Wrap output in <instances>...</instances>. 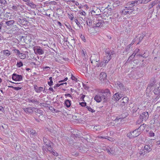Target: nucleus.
Returning <instances> with one entry per match:
<instances>
[{
    "label": "nucleus",
    "instance_id": "nucleus-1",
    "mask_svg": "<svg viewBox=\"0 0 160 160\" xmlns=\"http://www.w3.org/2000/svg\"><path fill=\"white\" fill-rule=\"evenodd\" d=\"M91 63L95 66L103 67L105 66V63L103 62H99V57L98 55L93 54L90 58Z\"/></svg>",
    "mask_w": 160,
    "mask_h": 160
},
{
    "label": "nucleus",
    "instance_id": "nucleus-2",
    "mask_svg": "<svg viewBox=\"0 0 160 160\" xmlns=\"http://www.w3.org/2000/svg\"><path fill=\"white\" fill-rule=\"evenodd\" d=\"M93 21V24L96 25V27L100 28H103L108 26L110 22L109 21L104 22L102 20H98L96 17H95V19L94 18Z\"/></svg>",
    "mask_w": 160,
    "mask_h": 160
},
{
    "label": "nucleus",
    "instance_id": "nucleus-3",
    "mask_svg": "<svg viewBox=\"0 0 160 160\" xmlns=\"http://www.w3.org/2000/svg\"><path fill=\"white\" fill-rule=\"evenodd\" d=\"M106 56L104 57L103 62L105 63V66L106 65V64L108 63L109 61L112 58V55L114 54V52L113 51L109 50H107L106 51Z\"/></svg>",
    "mask_w": 160,
    "mask_h": 160
},
{
    "label": "nucleus",
    "instance_id": "nucleus-4",
    "mask_svg": "<svg viewBox=\"0 0 160 160\" xmlns=\"http://www.w3.org/2000/svg\"><path fill=\"white\" fill-rule=\"evenodd\" d=\"M101 92L102 93V98L103 99V102H105L107 100V98L111 96L110 90L108 89L102 90Z\"/></svg>",
    "mask_w": 160,
    "mask_h": 160
},
{
    "label": "nucleus",
    "instance_id": "nucleus-5",
    "mask_svg": "<svg viewBox=\"0 0 160 160\" xmlns=\"http://www.w3.org/2000/svg\"><path fill=\"white\" fill-rule=\"evenodd\" d=\"M149 115L148 112H142L140 114L139 118L140 119L137 122V124H139L138 122L140 121L141 122L143 120L146 121L148 118Z\"/></svg>",
    "mask_w": 160,
    "mask_h": 160
},
{
    "label": "nucleus",
    "instance_id": "nucleus-6",
    "mask_svg": "<svg viewBox=\"0 0 160 160\" xmlns=\"http://www.w3.org/2000/svg\"><path fill=\"white\" fill-rule=\"evenodd\" d=\"M34 51L35 53L39 55L42 54L44 53V51L39 46L34 47Z\"/></svg>",
    "mask_w": 160,
    "mask_h": 160
},
{
    "label": "nucleus",
    "instance_id": "nucleus-7",
    "mask_svg": "<svg viewBox=\"0 0 160 160\" xmlns=\"http://www.w3.org/2000/svg\"><path fill=\"white\" fill-rule=\"evenodd\" d=\"M12 79L15 81H20L22 79V76L16 73H13L12 75Z\"/></svg>",
    "mask_w": 160,
    "mask_h": 160
},
{
    "label": "nucleus",
    "instance_id": "nucleus-8",
    "mask_svg": "<svg viewBox=\"0 0 160 160\" xmlns=\"http://www.w3.org/2000/svg\"><path fill=\"white\" fill-rule=\"evenodd\" d=\"M82 57L83 60V63L86 64V61L88 59V56L86 53V51L84 49L82 50Z\"/></svg>",
    "mask_w": 160,
    "mask_h": 160
},
{
    "label": "nucleus",
    "instance_id": "nucleus-9",
    "mask_svg": "<svg viewBox=\"0 0 160 160\" xmlns=\"http://www.w3.org/2000/svg\"><path fill=\"white\" fill-rule=\"evenodd\" d=\"M34 108L32 107H28L24 108L23 110L24 112L27 114H32L33 112V110Z\"/></svg>",
    "mask_w": 160,
    "mask_h": 160
},
{
    "label": "nucleus",
    "instance_id": "nucleus-10",
    "mask_svg": "<svg viewBox=\"0 0 160 160\" xmlns=\"http://www.w3.org/2000/svg\"><path fill=\"white\" fill-rule=\"evenodd\" d=\"M94 99L97 102H100L102 100L103 101V99L102 98V95L101 94L96 95L94 98Z\"/></svg>",
    "mask_w": 160,
    "mask_h": 160
},
{
    "label": "nucleus",
    "instance_id": "nucleus-11",
    "mask_svg": "<svg viewBox=\"0 0 160 160\" xmlns=\"http://www.w3.org/2000/svg\"><path fill=\"white\" fill-rule=\"evenodd\" d=\"M43 149H44L45 151H47V150L50 152H52V148L51 147V145L49 143L48 144H46L45 146H43L42 147Z\"/></svg>",
    "mask_w": 160,
    "mask_h": 160
},
{
    "label": "nucleus",
    "instance_id": "nucleus-12",
    "mask_svg": "<svg viewBox=\"0 0 160 160\" xmlns=\"http://www.w3.org/2000/svg\"><path fill=\"white\" fill-rule=\"evenodd\" d=\"M123 97L122 94L119 93H115L113 95V99L116 101H118L121 98Z\"/></svg>",
    "mask_w": 160,
    "mask_h": 160
},
{
    "label": "nucleus",
    "instance_id": "nucleus-13",
    "mask_svg": "<svg viewBox=\"0 0 160 160\" xmlns=\"http://www.w3.org/2000/svg\"><path fill=\"white\" fill-rule=\"evenodd\" d=\"M132 9L126 8L122 11V13L123 15H126L127 14H130L132 13Z\"/></svg>",
    "mask_w": 160,
    "mask_h": 160
},
{
    "label": "nucleus",
    "instance_id": "nucleus-14",
    "mask_svg": "<svg viewBox=\"0 0 160 160\" xmlns=\"http://www.w3.org/2000/svg\"><path fill=\"white\" fill-rule=\"evenodd\" d=\"M107 78V74L104 72H101L100 73L99 75V79L102 82L104 80H105Z\"/></svg>",
    "mask_w": 160,
    "mask_h": 160
},
{
    "label": "nucleus",
    "instance_id": "nucleus-15",
    "mask_svg": "<svg viewBox=\"0 0 160 160\" xmlns=\"http://www.w3.org/2000/svg\"><path fill=\"white\" fill-rule=\"evenodd\" d=\"M155 83V82L154 81H152V82H150L148 84V86L146 89V91L148 92H151V90L152 89V88L154 85Z\"/></svg>",
    "mask_w": 160,
    "mask_h": 160
},
{
    "label": "nucleus",
    "instance_id": "nucleus-16",
    "mask_svg": "<svg viewBox=\"0 0 160 160\" xmlns=\"http://www.w3.org/2000/svg\"><path fill=\"white\" fill-rule=\"evenodd\" d=\"M34 89L36 92L37 93H40L43 90V88L42 87H38L37 85H34Z\"/></svg>",
    "mask_w": 160,
    "mask_h": 160
},
{
    "label": "nucleus",
    "instance_id": "nucleus-17",
    "mask_svg": "<svg viewBox=\"0 0 160 160\" xmlns=\"http://www.w3.org/2000/svg\"><path fill=\"white\" fill-rule=\"evenodd\" d=\"M128 98L127 97L123 98L121 101V105L122 106L125 105V104L128 103Z\"/></svg>",
    "mask_w": 160,
    "mask_h": 160
},
{
    "label": "nucleus",
    "instance_id": "nucleus-18",
    "mask_svg": "<svg viewBox=\"0 0 160 160\" xmlns=\"http://www.w3.org/2000/svg\"><path fill=\"white\" fill-rule=\"evenodd\" d=\"M140 131L139 130V129L137 128L134 131L132 132V133L133 134V136L134 137H136L138 136L140 134Z\"/></svg>",
    "mask_w": 160,
    "mask_h": 160
},
{
    "label": "nucleus",
    "instance_id": "nucleus-19",
    "mask_svg": "<svg viewBox=\"0 0 160 160\" xmlns=\"http://www.w3.org/2000/svg\"><path fill=\"white\" fill-rule=\"evenodd\" d=\"M117 87L118 89L121 90L124 89V86H123L122 84L119 81H118L117 82Z\"/></svg>",
    "mask_w": 160,
    "mask_h": 160
},
{
    "label": "nucleus",
    "instance_id": "nucleus-20",
    "mask_svg": "<svg viewBox=\"0 0 160 160\" xmlns=\"http://www.w3.org/2000/svg\"><path fill=\"white\" fill-rule=\"evenodd\" d=\"M28 102L29 103L32 102L37 105H38L39 103V102L38 101L37 99L32 98L29 99L28 100Z\"/></svg>",
    "mask_w": 160,
    "mask_h": 160
},
{
    "label": "nucleus",
    "instance_id": "nucleus-21",
    "mask_svg": "<svg viewBox=\"0 0 160 160\" xmlns=\"http://www.w3.org/2000/svg\"><path fill=\"white\" fill-rule=\"evenodd\" d=\"M21 7V5L20 6L19 4H17L12 5V8L14 11H17L18 10L20 9V7Z\"/></svg>",
    "mask_w": 160,
    "mask_h": 160
},
{
    "label": "nucleus",
    "instance_id": "nucleus-22",
    "mask_svg": "<svg viewBox=\"0 0 160 160\" xmlns=\"http://www.w3.org/2000/svg\"><path fill=\"white\" fill-rule=\"evenodd\" d=\"M144 148L145 150L147 152H149L152 150L151 147L149 145H145Z\"/></svg>",
    "mask_w": 160,
    "mask_h": 160
},
{
    "label": "nucleus",
    "instance_id": "nucleus-23",
    "mask_svg": "<svg viewBox=\"0 0 160 160\" xmlns=\"http://www.w3.org/2000/svg\"><path fill=\"white\" fill-rule=\"evenodd\" d=\"M157 1L156 0L152 2L151 4L148 6V9L150 10V9L153 8L154 6L157 4Z\"/></svg>",
    "mask_w": 160,
    "mask_h": 160
},
{
    "label": "nucleus",
    "instance_id": "nucleus-24",
    "mask_svg": "<svg viewBox=\"0 0 160 160\" xmlns=\"http://www.w3.org/2000/svg\"><path fill=\"white\" fill-rule=\"evenodd\" d=\"M14 22V21L13 20L8 21L6 22V24L8 26H10L12 25Z\"/></svg>",
    "mask_w": 160,
    "mask_h": 160
},
{
    "label": "nucleus",
    "instance_id": "nucleus-25",
    "mask_svg": "<svg viewBox=\"0 0 160 160\" xmlns=\"http://www.w3.org/2000/svg\"><path fill=\"white\" fill-rule=\"evenodd\" d=\"M146 126V125L145 124H143L141 125L138 128L139 130L140 131H143L145 129Z\"/></svg>",
    "mask_w": 160,
    "mask_h": 160
},
{
    "label": "nucleus",
    "instance_id": "nucleus-26",
    "mask_svg": "<svg viewBox=\"0 0 160 160\" xmlns=\"http://www.w3.org/2000/svg\"><path fill=\"white\" fill-rule=\"evenodd\" d=\"M3 54L7 56H9L10 55V51L8 50H5L3 51Z\"/></svg>",
    "mask_w": 160,
    "mask_h": 160
},
{
    "label": "nucleus",
    "instance_id": "nucleus-27",
    "mask_svg": "<svg viewBox=\"0 0 160 160\" xmlns=\"http://www.w3.org/2000/svg\"><path fill=\"white\" fill-rule=\"evenodd\" d=\"M35 112L38 113L40 115H42L43 112L42 111L39 109L36 108L35 109Z\"/></svg>",
    "mask_w": 160,
    "mask_h": 160
},
{
    "label": "nucleus",
    "instance_id": "nucleus-28",
    "mask_svg": "<svg viewBox=\"0 0 160 160\" xmlns=\"http://www.w3.org/2000/svg\"><path fill=\"white\" fill-rule=\"evenodd\" d=\"M65 104L67 107H69L71 105V101L69 100H67L65 101Z\"/></svg>",
    "mask_w": 160,
    "mask_h": 160
},
{
    "label": "nucleus",
    "instance_id": "nucleus-29",
    "mask_svg": "<svg viewBox=\"0 0 160 160\" xmlns=\"http://www.w3.org/2000/svg\"><path fill=\"white\" fill-rule=\"evenodd\" d=\"M67 83L66 82H65V83H61V84H56L54 86V88H57L58 87H59V86H60L61 85H65V86H66V84H67Z\"/></svg>",
    "mask_w": 160,
    "mask_h": 160
},
{
    "label": "nucleus",
    "instance_id": "nucleus-30",
    "mask_svg": "<svg viewBox=\"0 0 160 160\" xmlns=\"http://www.w3.org/2000/svg\"><path fill=\"white\" fill-rule=\"evenodd\" d=\"M93 20L94 19H93L92 20V21L91 20H89V19L87 20H86V21L87 24L88 25L90 26L91 25L92 23V22L93 23Z\"/></svg>",
    "mask_w": 160,
    "mask_h": 160
},
{
    "label": "nucleus",
    "instance_id": "nucleus-31",
    "mask_svg": "<svg viewBox=\"0 0 160 160\" xmlns=\"http://www.w3.org/2000/svg\"><path fill=\"white\" fill-rule=\"evenodd\" d=\"M49 79L50 80V82H48V84L49 86H51L52 85L53 83L52 80V77H50Z\"/></svg>",
    "mask_w": 160,
    "mask_h": 160
},
{
    "label": "nucleus",
    "instance_id": "nucleus-32",
    "mask_svg": "<svg viewBox=\"0 0 160 160\" xmlns=\"http://www.w3.org/2000/svg\"><path fill=\"white\" fill-rule=\"evenodd\" d=\"M127 136L129 137L130 138H134L133 136V134L132 132H129L127 134Z\"/></svg>",
    "mask_w": 160,
    "mask_h": 160
},
{
    "label": "nucleus",
    "instance_id": "nucleus-33",
    "mask_svg": "<svg viewBox=\"0 0 160 160\" xmlns=\"http://www.w3.org/2000/svg\"><path fill=\"white\" fill-rule=\"evenodd\" d=\"M86 108L89 111L91 112H95V111L93 109H92L91 107L87 106L86 107Z\"/></svg>",
    "mask_w": 160,
    "mask_h": 160
},
{
    "label": "nucleus",
    "instance_id": "nucleus-34",
    "mask_svg": "<svg viewBox=\"0 0 160 160\" xmlns=\"http://www.w3.org/2000/svg\"><path fill=\"white\" fill-rule=\"evenodd\" d=\"M148 136L149 137H154V133L153 132L150 131L148 133Z\"/></svg>",
    "mask_w": 160,
    "mask_h": 160
},
{
    "label": "nucleus",
    "instance_id": "nucleus-35",
    "mask_svg": "<svg viewBox=\"0 0 160 160\" xmlns=\"http://www.w3.org/2000/svg\"><path fill=\"white\" fill-rule=\"evenodd\" d=\"M145 36V33L142 34V35L139 38V42H140L143 39L144 36Z\"/></svg>",
    "mask_w": 160,
    "mask_h": 160
},
{
    "label": "nucleus",
    "instance_id": "nucleus-36",
    "mask_svg": "<svg viewBox=\"0 0 160 160\" xmlns=\"http://www.w3.org/2000/svg\"><path fill=\"white\" fill-rule=\"evenodd\" d=\"M23 64L21 62H18L17 63V66L18 67H20L22 66Z\"/></svg>",
    "mask_w": 160,
    "mask_h": 160
},
{
    "label": "nucleus",
    "instance_id": "nucleus-37",
    "mask_svg": "<svg viewBox=\"0 0 160 160\" xmlns=\"http://www.w3.org/2000/svg\"><path fill=\"white\" fill-rule=\"evenodd\" d=\"M74 21H75V23L79 27H80V23L79 22V20L75 18Z\"/></svg>",
    "mask_w": 160,
    "mask_h": 160
},
{
    "label": "nucleus",
    "instance_id": "nucleus-38",
    "mask_svg": "<svg viewBox=\"0 0 160 160\" xmlns=\"http://www.w3.org/2000/svg\"><path fill=\"white\" fill-rule=\"evenodd\" d=\"M10 87L11 88H13L14 90H20L21 88H20V87H13V86H10Z\"/></svg>",
    "mask_w": 160,
    "mask_h": 160
},
{
    "label": "nucleus",
    "instance_id": "nucleus-39",
    "mask_svg": "<svg viewBox=\"0 0 160 160\" xmlns=\"http://www.w3.org/2000/svg\"><path fill=\"white\" fill-rule=\"evenodd\" d=\"M21 55H19L20 57H21V59H24L26 58V55L23 53H21Z\"/></svg>",
    "mask_w": 160,
    "mask_h": 160
},
{
    "label": "nucleus",
    "instance_id": "nucleus-40",
    "mask_svg": "<svg viewBox=\"0 0 160 160\" xmlns=\"http://www.w3.org/2000/svg\"><path fill=\"white\" fill-rule=\"evenodd\" d=\"M43 142H44L46 144H48L49 143V141L46 138H43Z\"/></svg>",
    "mask_w": 160,
    "mask_h": 160
},
{
    "label": "nucleus",
    "instance_id": "nucleus-41",
    "mask_svg": "<svg viewBox=\"0 0 160 160\" xmlns=\"http://www.w3.org/2000/svg\"><path fill=\"white\" fill-rule=\"evenodd\" d=\"M71 75L72 76L71 78L72 80H74V81H77V78H76L74 76H73L72 74H71Z\"/></svg>",
    "mask_w": 160,
    "mask_h": 160
},
{
    "label": "nucleus",
    "instance_id": "nucleus-42",
    "mask_svg": "<svg viewBox=\"0 0 160 160\" xmlns=\"http://www.w3.org/2000/svg\"><path fill=\"white\" fill-rule=\"evenodd\" d=\"M157 1V4H158V6L157 7V8H160V0H156Z\"/></svg>",
    "mask_w": 160,
    "mask_h": 160
},
{
    "label": "nucleus",
    "instance_id": "nucleus-43",
    "mask_svg": "<svg viewBox=\"0 0 160 160\" xmlns=\"http://www.w3.org/2000/svg\"><path fill=\"white\" fill-rule=\"evenodd\" d=\"M82 86L83 88L86 90H88V86L86 85V84H84L83 83H82Z\"/></svg>",
    "mask_w": 160,
    "mask_h": 160
},
{
    "label": "nucleus",
    "instance_id": "nucleus-44",
    "mask_svg": "<svg viewBox=\"0 0 160 160\" xmlns=\"http://www.w3.org/2000/svg\"><path fill=\"white\" fill-rule=\"evenodd\" d=\"M81 38L82 40L84 42H86V40L85 37L84 36H82V35H81Z\"/></svg>",
    "mask_w": 160,
    "mask_h": 160
},
{
    "label": "nucleus",
    "instance_id": "nucleus-45",
    "mask_svg": "<svg viewBox=\"0 0 160 160\" xmlns=\"http://www.w3.org/2000/svg\"><path fill=\"white\" fill-rule=\"evenodd\" d=\"M14 52L17 54L18 55H20L21 53L17 49H15L14 50Z\"/></svg>",
    "mask_w": 160,
    "mask_h": 160
},
{
    "label": "nucleus",
    "instance_id": "nucleus-46",
    "mask_svg": "<svg viewBox=\"0 0 160 160\" xmlns=\"http://www.w3.org/2000/svg\"><path fill=\"white\" fill-rule=\"evenodd\" d=\"M133 109H132V112H133L137 111L138 109L139 108H138L136 107H133Z\"/></svg>",
    "mask_w": 160,
    "mask_h": 160
},
{
    "label": "nucleus",
    "instance_id": "nucleus-47",
    "mask_svg": "<svg viewBox=\"0 0 160 160\" xmlns=\"http://www.w3.org/2000/svg\"><path fill=\"white\" fill-rule=\"evenodd\" d=\"M81 15L82 16H84H84H85L86 15V13L85 12H84L83 11H82V10H81Z\"/></svg>",
    "mask_w": 160,
    "mask_h": 160
},
{
    "label": "nucleus",
    "instance_id": "nucleus-48",
    "mask_svg": "<svg viewBox=\"0 0 160 160\" xmlns=\"http://www.w3.org/2000/svg\"><path fill=\"white\" fill-rule=\"evenodd\" d=\"M51 152L54 156H57L58 154L55 152V151L52 150V152Z\"/></svg>",
    "mask_w": 160,
    "mask_h": 160
},
{
    "label": "nucleus",
    "instance_id": "nucleus-49",
    "mask_svg": "<svg viewBox=\"0 0 160 160\" xmlns=\"http://www.w3.org/2000/svg\"><path fill=\"white\" fill-rule=\"evenodd\" d=\"M28 132L29 133L32 134L33 135L35 134V132L34 130H31L29 131Z\"/></svg>",
    "mask_w": 160,
    "mask_h": 160
},
{
    "label": "nucleus",
    "instance_id": "nucleus-50",
    "mask_svg": "<svg viewBox=\"0 0 160 160\" xmlns=\"http://www.w3.org/2000/svg\"><path fill=\"white\" fill-rule=\"evenodd\" d=\"M86 106V103L85 102H81V106L82 107H85Z\"/></svg>",
    "mask_w": 160,
    "mask_h": 160
},
{
    "label": "nucleus",
    "instance_id": "nucleus-51",
    "mask_svg": "<svg viewBox=\"0 0 160 160\" xmlns=\"http://www.w3.org/2000/svg\"><path fill=\"white\" fill-rule=\"evenodd\" d=\"M145 151H144L143 150H142V151H140V154L141 155H142V154L144 155L145 154Z\"/></svg>",
    "mask_w": 160,
    "mask_h": 160
},
{
    "label": "nucleus",
    "instance_id": "nucleus-52",
    "mask_svg": "<svg viewBox=\"0 0 160 160\" xmlns=\"http://www.w3.org/2000/svg\"><path fill=\"white\" fill-rule=\"evenodd\" d=\"M1 1L0 2V3H1V4H5V3H7V1L6 0H0Z\"/></svg>",
    "mask_w": 160,
    "mask_h": 160
},
{
    "label": "nucleus",
    "instance_id": "nucleus-53",
    "mask_svg": "<svg viewBox=\"0 0 160 160\" xmlns=\"http://www.w3.org/2000/svg\"><path fill=\"white\" fill-rule=\"evenodd\" d=\"M92 14H93V15H96V16L98 15V14H96V12L94 10H92Z\"/></svg>",
    "mask_w": 160,
    "mask_h": 160
},
{
    "label": "nucleus",
    "instance_id": "nucleus-54",
    "mask_svg": "<svg viewBox=\"0 0 160 160\" xmlns=\"http://www.w3.org/2000/svg\"><path fill=\"white\" fill-rule=\"evenodd\" d=\"M67 80H68V78H66L63 80H61L60 81H59V82H63L66 81Z\"/></svg>",
    "mask_w": 160,
    "mask_h": 160
},
{
    "label": "nucleus",
    "instance_id": "nucleus-55",
    "mask_svg": "<svg viewBox=\"0 0 160 160\" xmlns=\"http://www.w3.org/2000/svg\"><path fill=\"white\" fill-rule=\"evenodd\" d=\"M135 1L132 2V3H131L130 4L131 5V6H135Z\"/></svg>",
    "mask_w": 160,
    "mask_h": 160
},
{
    "label": "nucleus",
    "instance_id": "nucleus-56",
    "mask_svg": "<svg viewBox=\"0 0 160 160\" xmlns=\"http://www.w3.org/2000/svg\"><path fill=\"white\" fill-rule=\"evenodd\" d=\"M85 97V95H83L82 94V96H81V99H82V101H84L83 99H84V98Z\"/></svg>",
    "mask_w": 160,
    "mask_h": 160
},
{
    "label": "nucleus",
    "instance_id": "nucleus-57",
    "mask_svg": "<svg viewBox=\"0 0 160 160\" xmlns=\"http://www.w3.org/2000/svg\"><path fill=\"white\" fill-rule=\"evenodd\" d=\"M51 109H50V110H51L52 111V112H57V111H56V110L55 109H54L52 107H51Z\"/></svg>",
    "mask_w": 160,
    "mask_h": 160
},
{
    "label": "nucleus",
    "instance_id": "nucleus-58",
    "mask_svg": "<svg viewBox=\"0 0 160 160\" xmlns=\"http://www.w3.org/2000/svg\"><path fill=\"white\" fill-rule=\"evenodd\" d=\"M97 138H105V139H107L106 138L104 137H102V136H98L97 137Z\"/></svg>",
    "mask_w": 160,
    "mask_h": 160
},
{
    "label": "nucleus",
    "instance_id": "nucleus-59",
    "mask_svg": "<svg viewBox=\"0 0 160 160\" xmlns=\"http://www.w3.org/2000/svg\"><path fill=\"white\" fill-rule=\"evenodd\" d=\"M131 46L130 45H129L128 46V47H127V48H126V51H128V50L130 49V47Z\"/></svg>",
    "mask_w": 160,
    "mask_h": 160
},
{
    "label": "nucleus",
    "instance_id": "nucleus-60",
    "mask_svg": "<svg viewBox=\"0 0 160 160\" xmlns=\"http://www.w3.org/2000/svg\"><path fill=\"white\" fill-rule=\"evenodd\" d=\"M65 95L66 96H67V97H71V95L70 94H68V93L67 94H66Z\"/></svg>",
    "mask_w": 160,
    "mask_h": 160
},
{
    "label": "nucleus",
    "instance_id": "nucleus-61",
    "mask_svg": "<svg viewBox=\"0 0 160 160\" xmlns=\"http://www.w3.org/2000/svg\"><path fill=\"white\" fill-rule=\"evenodd\" d=\"M66 27L68 28V29H69V30L70 29H71V28L70 26L69 25H66Z\"/></svg>",
    "mask_w": 160,
    "mask_h": 160
},
{
    "label": "nucleus",
    "instance_id": "nucleus-62",
    "mask_svg": "<svg viewBox=\"0 0 160 160\" xmlns=\"http://www.w3.org/2000/svg\"><path fill=\"white\" fill-rule=\"evenodd\" d=\"M150 2L149 0H144V2H143L144 3H147V2Z\"/></svg>",
    "mask_w": 160,
    "mask_h": 160
},
{
    "label": "nucleus",
    "instance_id": "nucleus-63",
    "mask_svg": "<svg viewBox=\"0 0 160 160\" xmlns=\"http://www.w3.org/2000/svg\"><path fill=\"white\" fill-rule=\"evenodd\" d=\"M136 54V53H133L132 55H131V56L132 57V58H133L135 57Z\"/></svg>",
    "mask_w": 160,
    "mask_h": 160
},
{
    "label": "nucleus",
    "instance_id": "nucleus-64",
    "mask_svg": "<svg viewBox=\"0 0 160 160\" xmlns=\"http://www.w3.org/2000/svg\"><path fill=\"white\" fill-rule=\"evenodd\" d=\"M49 90H50V91H51L52 92H53L54 91V90H53V88H49Z\"/></svg>",
    "mask_w": 160,
    "mask_h": 160
}]
</instances>
